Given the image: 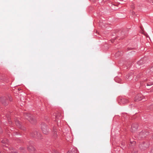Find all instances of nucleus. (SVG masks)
Wrapping results in <instances>:
<instances>
[{"label":"nucleus","mask_w":153,"mask_h":153,"mask_svg":"<svg viewBox=\"0 0 153 153\" xmlns=\"http://www.w3.org/2000/svg\"><path fill=\"white\" fill-rule=\"evenodd\" d=\"M16 123L17 126H19L20 125V123H19V122H17Z\"/></svg>","instance_id":"nucleus-8"},{"label":"nucleus","mask_w":153,"mask_h":153,"mask_svg":"<svg viewBox=\"0 0 153 153\" xmlns=\"http://www.w3.org/2000/svg\"><path fill=\"white\" fill-rule=\"evenodd\" d=\"M137 68H139V67H137Z\"/></svg>","instance_id":"nucleus-14"},{"label":"nucleus","mask_w":153,"mask_h":153,"mask_svg":"<svg viewBox=\"0 0 153 153\" xmlns=\"http://www.w3.org/2000/svg\"><path fill=\"white\" fill-rule=\"evenodd\" d=\"M37 135H38V137H39V135H40V133H37Z\"/></svg>","instance_id":"nucleus-10"},{"label":"nucleus","mask_w":153,"mask_h":153,"mask_svg":"<svg viewBox=\"0 0 153 153\" xmlns=\"http://www.w3.org/2000/svg\"><path fill=\"white\" fill-rule=\"evenodd\" d=\"M143 146H144L146 148H147L149 146V145H147L146 146H145V143H144L143 144Z\"/></svg>","instance_id":"nucleus-7"},{"label":"nucleus","mask_w":153,"mask_h":153,"mask_svg":"<svg viewBox=\"0 0 153 153\" xmlns=\"http://www.w3.org/2000/svg\"><path fill=\"white\" fill-rule=\"evenodd\" d=\"M124 99H123L122 100V101Z\"/></svg>","instance_id":"nucleus-13"},{"label":"nucleus","mask_w":153,"mask_h":153,"mask_svg":"<svg viewBox=\"0 0 153 153\" xmlns=\"http://www.w3.org/2000/svg\"><path fill=\"white\" fill-rule=\"evenodd\" d=\"M135 143V142L134 141H133L132 142H131V144H134Z\"/></svg>","instance_id":"nucleus-9"},{"label":"nucleus","mask_w":153,"mask_h":153,"mask_svg":"<svg viewBox=\"0 0 153 153\" xmlns=\"http://www.w3.org/2000/svg\"><path fill=\"white\" fill-rule=\"evenodd\" d=\"M153 68H151L150 69L151 70V71H152V69Z\"/></svg>","instance_id":"nucleus-12"},{"label":"nucleus","mask_w":153,"mask_h":153,"mask_svg":"<svg viewBox=\"0 0 153 153\" xmlns=\"http://www.w3.org/2000/svg\"><path fill=\"white\" fill-rule=\"evenodd\" d=\"M67 153H77V151L75 149H73L69 151Z\"/></svg>","instance_id":"nucleus-5"},{"label":"nucleus","mask_w":153,"mask_h":153,"mask_svg":"<svg viewBox=\"0 0 153 153\" xmlns=\"http://www.w3.org/2000/svg\"><path fill=\"white\" fill-rule=\"evenodd\" d=\"M143 134V132H141L140 133V135H142Z\"/></svg>","instance_id":"nucleus-11"},{"label":"nucleus","mask_w":153,"mask_h":153,"mask_svg":"<svg viewBox=\"0 0 153 153\" xmlns=\"http://www.w3.org/2000/svg\"><path fill=\"white\" fill-rule=\"evenodd\" d=\"M138 127V125L137 124H133L131 127V131L132 132H134L135 131Z\"/></svg>","instance_id":"nucleus-4"},{"label":"nucleus","mask_w":153,"mask_h":153,"mask_svg":"<svg viewBox=\"0 0 153 153\" xmlns=\"http://www.w3.org/2000/svg\"><path fill=\"white\" fill-rule=\"evenodd\" d=\"M25 117L26 119H27L31 123H33L34 119L33 117L30 114H25Z\"/></svg>","instance_id":"nucleus-2"},{"label":"nucleus","mask_w":153,"mask_h":153,"mask_svg":"<svg viewBox=\"0 0 153 153\" xmlns=\"http://www.w3.org/2000/svg\"><path fill=\"white\" fill-rule=\"evenodd\" d=\"M142 63V60H140L137 62V65H138V66H140V65Z\"/></svg>","instance_id":"nucleus-6"},{"label":"nucleus","mask_w":153,"mask_h":153,"mask_svg":"<svg viewBox=\"0 0 153 153\" xmlns=\"http://www.w3.org/2000/svg\"><path fill=\"white\" fill-rule=\"evenodd\" d=\"M41 128L43 133L47 134L48 132V129L46 125L45 124H43L41 125Z\"/></svg>","instance_id":"nucleus-1"},{"label":"nucleus","mask_w":153,"mask_h":153,"mask_svg":"<svg viewBox=\"0 0 153 153\" xmlns=\"http://www.w3.org/2000/svg\"><path fill=\"white\" fill-rule=\"evenodd\" d=\"M143 96L141 94H139L137 95L135 97V100L136 101H139L142 100Z\"/></svg>","instance_id":"nucleus-3"}]
</instances>
